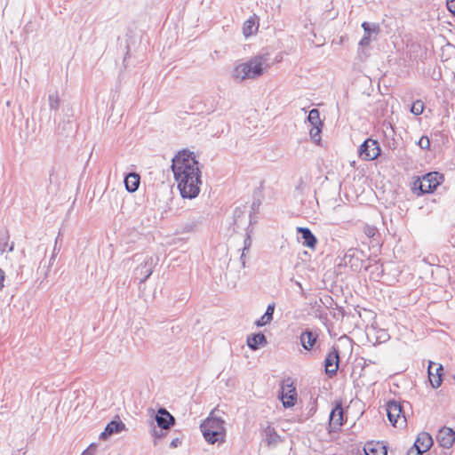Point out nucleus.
<instances>
[{
	"label": "nucleus",
	"instance_id": "0eeeda50",
	"mask_svg": "<svg viewBox=\"0 0 455 455\" xmlns=\"http://www.w3.org/2000/svg\"><path fill=\"white\" fill-rule=\"evenodd\" d=\"M234 76L240 81L247 78H254L256 76V60L252 58L248 62L235 67L234 69Z\"/></svg>",
	"mask_w": 455,
	"mask_h": 455
},
{
	"label": "nucleus",
	"instance_id": "c9c22d12",
	"mask_svg": "<svg viewBox=\"0 0 455 455\" xmlns=\"http://www.w3.org/2000/svg\"><path fill=\"white\" fill-rule=\"evenodd\" d=\"M6 246H7V242L0 239V254L4 253Z\"/></svg>",
	"mask_w": 455,
	"mask_h": 455
},
{
	"label": "nucleus",
	"instance_id": "473e14b6",
	"mask_svg": "<svg viewBox=\"0 0 455 455\" xmlns=\"http://www.w3.org/2000/svg\"><path fill=\"white\" fill-rule=\"evenodd\" d=\"M446 5L448 10L455 15V0H447Z\"/></svg>",
	"mask_w": 455,
	"mask_h": 455
},
{
	"label": "nucleus",
	"instance_id": "4be33fe9",
	"mask_svg": "<svg viewBox=\"0 0 455 455\" xmlns=\"http://www.w3.org/2000/svg\"><path fill=\"white\" fill-rule=\"evenodd\" d=\"M275 311V303H271L267 306L265 314L258 319V326H264L268 324L273 319V314Z\"/></svg>",
	"mask_w": 455,
	"mask_h": 455
},
{
	"label": "nucleus",
	"instance_id": "a878e982",
	"mask_svg": "<svg viewBox=\"0 0 455 455\" xmlns=\"http://www.w3.org/2000/svg\"><path fill=\"white\" fill-rule=\"evenodd\" d=\"M383 132L387 140L398 142L399 139L396 138L395 128L391 124L386 125Z\"/></svg>",
	"mask_w": 455,
	"mask_h": 455
},
{
	"label": "nucleus",
	"instance_id": "4c0bfd02",
	"mask_svg": "<svg viewBox=\"0 0 455 455\" xmlns=\"http://www.w3.org/2000/svg\"><path fill=\"white\" fill-rule=\"evenodd\" d=\"M407 455H422L420 452H419L417 450L410 449Z\"/></svg>",
	"mask_w": 455,
	"mask_h": 455
},
{
	"label": "nucleus",
	"instance_id": "f8f14e48",
	"mask_svg": "<svg viewBox=\"0 0 455 455\" xmlns=\"http://www.w3.org/2000/svg\"><path fill=\"white\" fill-rule=\"evenodd\" d=\"M443 366L434 362L428 363V379L434 388H437L442 384Z\"/></svg>",
	"mask_w": 455,
	"mask_h": 455
},
{
	"label": "nucleus",
	"instance_id": "7c9ffc66",
	"mask_svg": "<svg viewBox=\"0 0 455 455\" xmlns=\"http://www.w3.org/2000/svg\"><path fill=\"white\" fill-rule=\"evenodd\" d=\"M97 450V445L95 443H92L86 450H84L82 455H94Z\"/></svg>",
	"mask_w": 455,
	"mask_h": 455
},
{
	"label": "nucleus",
	"instance_id": "72a5a7b5",
	"mask_svg": "<svg viewBox=\"0 0 455 455\" xmlns=\"http://www.w3.org/2000/svg\"><path fill=\"white\" fill-rule=\"evenodd\" d=\"M267 345V339L265 336L261 333H258V346H265Z\"/></svg>",
	"mask_w": 455,
	"mask_h": 455
},
{
	"label": "nucleus",
	"instance_id": "6ab92c4d",
	"mask_svg": "<svg viewBox=\"0 0 455 455\" xmlns=\"http://www.w3.org/2000/svg\"><path fill=\"white\" fill-rule=\"evenodd\" d=\"M366 455H387L386 447L379 443H369L364 446Z\"/></svg>",
	"mask_w": 455,
	"mask_h": 455
},
{
	"label": "nucleus",
	"instance_id": "79ce46f5",
	"mask_svg": "<svg viewBox=\"0 0 455 455\" xmlns=\"http://www.w3.org/2000/svg\"><path fill=\"white\" fill-rule=\"evenodd\" d=\"M374 267L376 268V270H377V271H379V267L375 266Z\"/></svg>",
	"mask_w": 455,
	"mask_h": 455
},
{
	"label": "nucleus",
	"instance_id": "f3484780",
	"mask_svg": "<svg viewBox=\"0 0 455 455\" xmlns=\"http://www.w3.org/2000/svg\"><path fill=\"white\" fill-rule=\"evenodd\" d=\"M343 424V409L340 404H337L330 415V427L331 429H339Z\"/></svg>",
	"mask_w": 455,
	"mask_h": 455
},
{
	"label": "nucleus",
	"instance_id": "423d86ee",
	"mask_svg": "<svg viewBox=\"0 0 455 455\" xmlns=\"http://www.w3.org/2000/svg\"><path fill=\"white\" fill-rule=\"evenodd\" d=\"M307 121L312 126L309 134L313 142H321L320 133L322 132L323 123L320 119L319 110L316 108L311 109L307 116Z\"/></svg>",
	"mask_w": 455,
	"mask_h": 455
},
{
	"label": "nucleus",
	"instance_id": "bb28decb",
	"mask_svg": "<svg viewBox=\"0 0 455 455\" xmlns=\"http://www.w3.org/2000/svg\"><path fill=\"white\" fill-rule=\"evenodd\" d=\"M424 108V102L420 100H417L411 104V112L415 116H419L423 113Z\"/></svg>",
	"mask_w": 455,
	"mask_h": 455
},
{
	"label": "nucleus",
	"instance_id": "4468645a",
	"mask_svg": "<svg viewBox=\"0 0 455 455\" xmlns=\"http://www.w3.org/2000/svg\"><path fill=\"white\" fill-rule=\"evenodd\" d=\"M325 373L329 376L336 374L339 368V354L336 350L331 351L324 360Z\"/></svg>",
	"mask_w": 455,
	"mask_h": 455
},
{
	"label": "nucleus",
	"instance_id": "ea45409f",
	"mask_svg": "<svg viewBox=\"0 0 455 455\" xmlns=\"http://www.w3.org/2000/svg\"><path fill=\"white\" fill-rule=\"evenodd\" d=\"M363 142L368 143V142H378V141L371 138H366Z\"/></svg>",
	"mask_w": 455,
	"mask_h": 455
},
{
	"label": "nucleus",
	"instance_id": "b1692460",
	"mask_svg": "<svg viewBox=\"0 0 455 455\" xmlns=\"http://www.w3.org/2000/svg\"><path fill=\"white\" fill-rule=\"evenodd\" d=\"M255 25V18L254 16L250 17L243 24V34L245 38L249 37L252 35V28Z\"/></svg>",
	"mask_w": 455,
	"mask_h": 455
},
{
	"label": "nucleus",
	"instance_id": "cd10ccee",
	"mask_svg": "<svg viewBox=\"0 0 455 455\" xmlns=\"http://www.w3.org/2000/svg\"><path fill=\"white\" fill-rule=\"evenodd\" d=\"M362 28H363L364 35H370V36H371V32L378 34V32L379 30L378 24H375V23L370 24L369 22H366V21L363 22Z\"/></svg>",
	"mask_w": 455,
	"mask_h": 455
},
{
	"label": "nucleus",
	"instance_id": "39448f33",
	"mask_svg": "<svg viewBox=\"0 0 455 455\" xmlns=\"http://www.w3.org/2000/svg\"><path fill=\"white\" fill-rule=\"evenodd\" d=\"M156 421L161 429H154V435L161 437L162 431L170 429L174 425L175 419L165 408H160L156 415Z\"/></svg>",
	"mask_w": 455,
	"mask_h": 455
},
{
	"label": "nucleus",
	"instance_id": "2f4dec72",
	"mask_svg": "<svg viewBox=\"0 0 455 455\" xmlns=\"http://www.w3.org/2000/svg\"><path fill=\"white\" fill-rule=\"evenodd\" d=\"M371 43V36L370 35H364L363 38L360 40L359 44L361 46H368Z\"/></svg>",
	"mask_w": 455,
	"mask_h": 455
},
{
	"label": "nucleus",
	"instance_id": "393cba45",
	"mask_svg": "<svg viewBox=\"0 0 455 455\" xmlns=\"http://www.w3.org/2000/svg\"><path fill=\"white\" fill-rule=\"evenodd\" d=\"M251 245V235L249 234H247V235L244 239V242H243V248L242 255L240 257V260H241L242 266L243 267H245V262H246V252L249 251Z\"/></svg>",
	"mask_w": 455,
	"mask_h": 455
},
{
	"label": "nucleus",
	"instance_id": "58836bf2",
	"mask_svg": "<svg viewBox=\"0 0 455 455\" xmlns=\"http://www.w3.org/2000/svg\"><path fill=\"white\" fill-rule=\"evenodd\" d=\"M418 142H430L427 136H421Z\"/></svg>",
	"mask_w": 455,
	"mask_h": 455
},
{
	"label": "nucleus",
	"instance_id": "5701e85b",
	"mask_svg": "<svg viewBox=\"0 0 455 455\" xmlns=\"http://www.w3.org/2000/svg\"><path fill=\"white\" fill-rule=\"evenodd\" d=\"M60 96L58 91L50 92L48 95V103L51 110H58L60 107Z\"/></svg>",
	"mask_w": 455,
	"mask_h": 455
},
{
	"label": "nucleus",
	"instance_id": "ddd939ff",
	"mask_svg": "<svg viewBox=\"0 0 455 455\" xmlns=\"http://www.w3.org/2000/svg\"><path fill=\"white\" fill-rule=\"evenodd\" d=\"M433 445L432 436L427 432H421L418 435V437L414 443V446L411 448L417 450L421 454L427 451Z\"/></svg>",
	"mask_w": 455,
	"mask_h": 455
},
{
	"label": "nucleus",
	"instance_id": "a211bd4d",
	"mask_svg": "<svg viewBox=\"0 0 455 455\" xmlns=\"http://www.w3.org/2000/svg\"><path fill=\"white\" fill-rule=\"evenodd\" d=\"M140 177L136 172H130L124 178V186L128 192H135L140 186Z\"/></svg>",
	"mask_w": 455,
	"mask_h": 455
},
{
	"label": "nucleus",
	"instance_id": "1a4fd4ad",
	"mask_svg": "<svg viewBox=\"0 0 455 455\" xmlns=\"http://www.w3.org/2000/svg\"><path fill=\"white\" fill-rule=\"evenodd\" d=\"M281 401L285 408H290L295 405L297 402V392L292 384H286L283 386L281 391Z\"/></svg>",
	"mask_w": 455,
	"mask_h": 455
},
{
	"label": "nucleus",
	"instance_id": "2eb2a0df",
	"mask_svg": "<svg viewBox=\"0 0 455 455\" xmlns=\"http://www.w3.org/2000/svg\"><path fill=\"white\" fill-rule=\"evenodd\" d=\"M125 429V425L120 420H112L105 427L104 431L100 435V438L106 440L114 434L121 433Z\"/></svg>",
	"mask_w": 455,
	"mask_h": 455
},
{
	"label": "nucleus",
	"instance_id": "e433bc0d",
	"mask_svg": "<svg viewBox=\"0 0 455 455\" xmlns=\"http://www.w3.org/2000/svg\"><path fill=\"white\" fill-rule=\"evenodd\" d=\"M4 272L0 268V289L4 287Z\"/></svg>",
	"mask_w": 455,
	"mask_h": 455
},
{
	"label": "nucleus",
	"instance_id": "aec40b11",
	"mask_svg": "<svg viewBox=\"0 0 455 455\" xmlns=\"http://www.w3.org/2000/svg\"><path fill=\"white\" fill-rule=\"evenodd\" d=\"M316 338L317 336L314 332L308 331H304L300 335V343L305 349L309 350L315 343Z\"/></svg>",
	"mask_w": 455,
	"mask_h": 455
},
{
	"label": "nucleus",
	"instance_id": "c85d7f7f",
	"mask_svg": "<svg viewBox=\"0 0 455 455\" xmlns=\"http://www.w3.org/2000/svg\"><path fill=\"white\" fill-rule=\"evenodd\" d=\"M247 346L252 351L256 350V332L251 333L247 338Z\"/></svg>",
	"mask_w": 455,
	"mask_h": 455
},
{
	"label": "nucleus",
	"instance_id": "f257e3e1",
	"mask_svg": "<svg viewBox=\"0 0 455 455\" xmlns=\"http://www.w3.org/2000/svg\"><path fill=\"white\" fill-rule=\"evenodd\" d=\"M172 170L180 196L183 198H196L200 193L202 172L194 152L180 151L172 158Z\"/></svg>",
	"mask_w": 455,
	"mask_h": 455
},
{
	"label": "nucleus",
	"instance_id": "20e7f679",
	"mask_svg": "<svg viewBox=\"0 0 455 455\" xmlns=\"http://www.w3.org/2000/svg\"><path fill=\"white\" fill-rule=\"evenodd\" d=\"M387 414L390 423L397 428L406 426V418L401 403L392 400L387 404Z\"/></svg>",
	"mask_w": 455,
	"mask_h": 455
},
{
	"label": "nucleus",
	"instance_id": "f03ea898",
	"mask_svg": "<svg viewBox=\"0 0 455 455\" xmlns=\"http://www.w3.org/2000/svg\"><path fill=\"white\" fill-rule=\"evenodd\" d=\"M209 443H223L226 436L225 421L219 418H207L200 426Z\"/></svg>",
	"mask_w": 455,
	"mask_h": 455
},
{
	"label": "nucleus",
	"instance_id": "f704fd0d",
	"mask_svg": "<svg viewBox=\"0 0 455 455\" xmlns=\"http://www.w3.org/2000/svg\"><path fill=\"white\" fill-rule=\"evenodd\" d=\"M181 444V439L179 437L173 438L170 443L171 448H177Z\"/></svg>",
	"mask_w": 455,
	"mask_h": 455
},
{
	"label": "nucleus",
	"instance_id": "dca6fc26",
	"mask_svg": "<svg viewBox=\"0 0 455 455\" xmlns=\"http://www.w3.org/2000/svg\"><path fill=\"white\" fill-rule=\"evenodd\" d=\"M297 232L301 234L303 246L308 247L312 250H314L315 248V245L317 243V239L313 235V233L310 231L309 228L299 227V228H297Z\"/></svg>",
	"mask_w": 455,
	"mask_h": 455
},
{
	"label": "nucleus",
	"instance_id": "c756f323",
	"mask_svg": "<svg viewBox=\"0 0 455 455\" xmlns=\"http://www.w3.org/2000/svg\"><path fill=\"white\" fill-rule=\"evenodd\" d=\"M266 435H267V443L269 444L272 443H275L277 439V435H275L274 429L271 427L267 428Z\"/></svg>",
	"mask_w": 455,
	"mask_h": 455
},
{
	"label": "nucleus",
	"instance_id": "6e6552de",
	"mask_svg": "<svg viewBox=\"0 0 455 455\" xmlns=\"http://www.w3.org/2000/svg\"><path fill=\"white\" fill-rule=\"evenodd\" d=\"M156 261L153 257H147L144 261L139 265L134 270L135 278L139 280V283H145L152 275Z\"/></svg>",
	"mask_w": 455,
	"mask_h": 455
},
{
	"label": "nucleus",
	"instance_id": "7ed1b4c3",
	"mask_svg": "<svg viewBox=\"0 0 455 455\" xmlns=\"http://www.w3.org/2000/svg\"><path fill=\"white\" fill-rule=\"evenodd\" d=\"M443 176L439 172H429L421 178L416 177L411 182V191L416 196L432 193L443 182Z\"/></svg>",
	"mask_w": 455,
	"mask_h": 455
},
{
	"label": "nucleus",
	"instance_id": "9d476101",
	"mask_svg": "<svg viewBox=\"0 0 455 455\" xmlns=\"http://www.w3.org/2000/svg\"><path fill=\"white\" fill-rule=\"evenodd\" d=\"M379 144H361L358 148V154L361 159L371 161L376 159L380 155Z\"/></svg>",
	"mask_w": 455,
	"mask_h": 455
},
{
	"label": "nucleus",
	"instance_id": "412c9836",
	"mask_svg": "<svg viewBox=\"0 0 455 455\" xmlns=\"http://www.w3.org/2000/svg\"><path fill=\"white\" fill-rule=\"evenodd\" d=\"M274 60L268 58V53L258 55V76H259L264 70L274 63Z\"/></svg>",
	"mask_w": 455,
	"mask_h": 455
},
{
	"label": "nucleus",
	"instance_id": "9b49d317",
	"mask_svg": "<svg viewBox=\"0 0 455 455\" xmlns=\"http://www.w3.org/2000/svg\"><path fill=\"white\" fill-rule=\"evenodd\" d=\"M437 443L443 448H451L455 442V431L450 427H442L436 436Z\"/></svg>",
	"mask_w": 455,
	"mask_h": 455
},
{
	"label": "nucleus",
	"instance_id": "a19ab883",
	"mask_svg": "<svg viewBox=\"0 0 455 455\" xmlns=\"http://www.w3.org/2000/svg\"><path fill=\"white\" fill-rule=\"evenodd\" d=\"M13 250V243H12L11 246H9V251H12Z\"/></svg>",
	"mask_w": 455,
	"mask_h": 455
}]
</instances>
